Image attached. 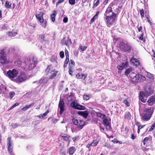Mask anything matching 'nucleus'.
I'll list each match as a JSON object with an SVG mask.
<instances>
[{
    "label": "nucleus",
    "instance_id": "obj_20",
    "mask_svg": "<svg viewBox=\"0 0 155 155\" xmlns=\"http://www.w3.org/2000/svg\"><path fill=\"white\" fill-rule=\"evenodd\" d=\"M71 107H84L83 106L79 104L77 100H75L70 103Z\"/></svg>",
    "mask_w": 155,
    "mask_h": 155
},
{
    "label": "nucleus",
    "instance_id": "obj_64",
    "mask_svg": "<svg viewBox=\"0 0 155 155\" xmlns=\"http://www.w3.org/2000/svg\"><path fill=\"white\" fill-rule=\"evenodd\" d=\"M68 18L67 17H65L64 18L63 21L64 23H66L68 22Z\"/></svg>",
    "mask_w": 155,
    "mask_h": 155
},
{
    "label": "nucleus",
    "instance_id": "obj_27",
    "mask_svg": "<svg viewBox=\"0 0 155 155\" xmlns=\"http://www.w3.org/2000/svg\"><path fill=\"white\" fill-rule=\"evenodd\" d=\"M101 1V0H94L93 2V6L92 8H94L96 7H97L98 6Z\"/></svg>",
    "mask_w": 155,
    "mask_h": 155
},
{
    "label": "nucleus",
    "instance_id": "obj_61",
    "mask_svg": "<svg viewBox=\"0 0 155 155\" xmlns=\"http://www.w3.org/2000/svg\"><path fill=\"white\" fill-rule=\"evenodd\" d=\"M87 48V47L86 46H81L80 47V49L82 51H85Z\"/></svg>",
    "mask_w": 155,
    "mask_h": 155
},
{
    "label": "nucleus",
    "instance_id": "obj_17",
    "mask_svg": "<svg viewBox=\"0 0 155 155\" xmlns=\"http://www.w3.org/2000/svg\"><path fill=\"white\" fill-rule=\"evenodd\" d=\"M148 105L152 106L155 103V96H152L150 97L147 101Z\"/></svg>",
    "mask_w": 155,
    "mask_h": 155
},
{
    "label": "nucleus",
    "instance_id": "obj_44",
    "mask_svg": "<svg viewBox=\"0 0 155 155\" xmlns=\"http://www.w3.org/2000/svg\"><path fill=\"white\" fill-rule=\"evenodd\" d=\"M69 71L68 72L71 76L73 75L72 73L73 72V71H72L73 69V68H72V67H69Z\"/></svg>",
    "mask_w": 155,
    "mask_h": 155
},
{
    "label": "nucleus",
    "instance_id": "obj_25",
    "mask_svg": "<svg viewBox=\"0 0 155 155\" xmlns=\"http://www.w3.org/2000/svg\"><path fill=\"white\" fill-rule=\"evenodd\" d=\"M140 78V75L136 74L134 77L132 79L131 81L133 82H137L139 81Z\"/></svg>",
    "mask_w": 155,
    "mask_h": 155
},
{
    "label": "nucleus",
    "instance_id": "obj_23",
    "mask_svg": "<svg viewBox=\"0 0 155 155\" xmlns=\"http://www.w3.org/2000/svg\"><path fill=\"white\" fill-rule=\"evenodd\" d=\"M58 71H56L53 70L51 72V74L49 76V79H52L54 78L56 76Z\"/></svg>",
    "mask_w": 155,
    "mask_h": 155
},
{
    "label": "nucleus",
    "instance_id": "obj_59",
    "mask_svg": "<svg viewBox=\"0 0 155 155\" xmlns=\"http://www.w3.org/2000/svg\"><path fill=\"white\" fill-rule=\"evenodd\" d=\"M137 28L138 29V31L139 32H142V29L143 27L142 26H140L139 27H138V26L137 25Z\"/></svg>",
    "mask_w": 155,
    "mask_h": 155
},
{
    "label": "nucleus",
    "instance_id": "obj_32",
    "mask_svg": "<svg viewBox=\"0 0 155 155\" xmlns=\"http://www.w3.org/2000/svg\"><path fill=\"white\" fill-rule=\"evenodd\" d=\"M17 34V33L15 32L9 31L8 32V35L9 36L14 37Z\"/></svg>",
    "mask_w": 155,
    "mask_h": 155
},
{
    "label": "nucleus",
    "instance_id": "obj_31",
    "mask_svg": "<svg viewBox=\"0 0 155 155\" xmlns=\"http://www.w3.org/2000/svg\"><path fill=\"white\" fill-rule=\"evenodd\" d=\"M34 63H31L29 66V70H31L33 69L35 67V64H36V61H34Z\"/></svg>",
    "mask_w": 155,
    "mask_h": 155
},
{
    "label": "nucleus",
    "instance_id": "obj_42",
    "mask_svg": "<svg viewBox=\"0 0 155 155\" xmlns=\"http://www.w3.org/2000/svg\"><path fill=\"white\" fill-rule=\"evenodd\" d=\"M90 95H91L90 94H84L83 97V99L86 100H89L90 97Z\"/></svg>",
    "mask_w": 155,
    "mask_h": 155
},
{
    "label": "nucleus",
    "instance_id": "obj_12",
    "mask_svg": "<svg viewBox=\"0 0 155 155\" xmlns=\"http://www.w3.org/2000/svg\"><path fill=\"white\" fill-rule=\"evenodd\" d=\"M151 117L152 116L150 115L149 114H147L143 113L141 119L143 120L148 121L150 119Z\"/></svg>",
    "mask_w": 155,
    "mask_h": 155
},
{
    "label": "nucleus",
    "instance_id": "obj_21",
    "mask_svg": "<svg viewBox=\"0 0 155 155\" xmlns=\"http://www.w3.org/2000/svg\"><path fill=\"white\" fill-rule=\"evenodd\" d=\"M131 61L132 63L136 66H138L140 65V63L139 61L137 58L133 57L131 58Z\"/></svg>",
    "mask_w": 155,
    "mask_h": 155
},
{
    "label": "nucleus",
    "instance_id": "obj_45",
    "mask_svg": "<svg viewBox=\"0 0 155 155\" xmlns=\"http://www.w3.org/2000/svg\"><path fill=\"white\" fill-rule=\"evenodd\" d=\"M149 138L148 137H146L142 141V142H143L144 145H145L146 143L149 140Z\"/></svg>",
    "mask_w": 155,
    "mask_h": 155
},
{
    "label": "nucleus",
    "instance_id": "obj_10",
    "mask_svg": "<svg viewBox=\"0 0 155 155\" xmlns=\"http://www.w3.org/2000/svg\"><path fill=\"white\" fill-rule=\"evenodd\" d=\"M154 109L153 107H150L149 108H145L144 109L143 111V113L147 114H150L152 116L153 114Z\"/></svg>",
    "mask_w": 155,
    "mask_h": 155
},
{
    "label": "nucleus",
    "instance_id": "obj_4",
    "mask_svg": "<svg viewBox=\"0 0 155 155\" xmlns=\"http://www.w3.org/2000/svg\"><path fill=\"white\" fill-rule=\"evenodd\" d=\"M5 52L6 50L5 49L0 51V62L2 65L10 63L9 61L7 59Z\"/></svg>",
    "mask_w": 155,
    "mask_h": 155
},
{
    "label": "nucleus",
    "instance_id": "obj_48",
    "mask_svg": "<svg viewBox=\"0 0 155 155\" xmlns=\"http://www.w3.org/2000/svg\"><path fill=\"white\" fill-rule=\"evenodd\" d=\"M136 74L134 72H132L130 74L129 77H130L131 80L134 77Z\"/></svg>",
    "mask_w": 155,
    "mask_h": 155
},
{
    "label": "nucleus",
    "instance_id": "obj_19",
    "mask_svg": "<svg viewBox=\"0 0 155 155\" xmlns=\"http://www.w3.org/2000/svg\"><path fill=\"white\" fill-rule=\"evenodd\" d=\"M146 94H145L144 91H141L140 92V94L139 96L140 99L141 101L143 103H145L146 101V99L144 98Z\"/></svg>",
    "mask_w": 155,
    "mask_h": 155
},
{
    "label": "nucleus",
    "instance_id": "obj_63",
    "mask_svg": "<svg viewBox=\"0 0 155 155\" xmlns=\"http://www.w3.org/2000/svg\"><path fill=\"white\" fill-rule=\"evenodd\" d=\"M64 0H59L58 1L56 4V6H57L58 5L60 4L63 2L64 1Z\"/></svg>",
    "mask_w": 155,
    "mask_h": 155
},
{
    "label": "nucleus",
    "instance_id": "obj_14",
    "mask_svg": "<svg viewBox=\"0 0 155 155\" xmlns=\"http://www.w3.org/2000/svg\"><path fill=\"white\" fill-rule=\"evenodd\" d=\"M75 98L73 94L71 92L70 95L67 98L68 105L70 103L74 101L75 100Z\"/></svg>",
    "mask_w": 155,
    "mask_h": 155
},
{
    "label": "nucleus",
    "instance_id": "obj_26",
    "mask_svg": "<svg viewBox=\"0 0 155 155\" xmlns=\"http://www.w3.org/2000/svg\"><path fill=\"white\" fill-rule=\"evenodd\" d=\"M97 116L101 119L102 120L107 117V116L104 114L101 113L100 112H97L96 113Z\"/></svg>",
    "mask_w": 155,
    "mask_h": 155
},
{
    "label": "nucleus",
    "instance_id": "obj_6",
    "mask_svg": "<svg viewBox=\"0 0 155 155\" xmlns=\"http://www.w3.org/2000/svg\"><path fill=\"white\" fill-rule=\"evenodd\" d=\"M18 71L17 70L13 69L12 70H9L7 72V76L12 80L17 77Z\"/></svg>",
    "mask_w": 155,
    "mask_h": 155
},
{
    "label": "nucleus",
    "instance_id": "obj_38",
    "mask_svg": "<svg viewBox=\"0 0 155 155\" xmlns=\"http://www.w3.org/2000/svg\"><path fill=\"white\" fill-rule=\"evenodd\" d=\"M69 61V58H66V59L64 61V67L65 68H66L68 64Z\"/></svg>",
    "mask_w": 155,
    "mask_h": 155
},
{
    "label": "nucleus",
    "instance_id": "obj_3",
    "mask_svg": "<svg viewBox=\"0 0 155 155\" xmlns=\"http://www.w3.org/2000/svg\"><path fill=\"white\" fill-rule=\"evenodd\" d=\"M44 13L42 12H38L35 14V17L39 22L41 23V25L44 28L46 27L47 22L43 18Z\"/></svg>",
    "mask_w": 155,
    "mask_h": 155
},
{
    "label": "nucleus",
    "instance_id": "obj_24",
    "mask_svg": "<svg viewBox=\"0 0 155 155\" xmlns=\"http://www.w3.org/2000/svg\"><path fill=\"white\" fill-rule=\"evenodd\" d=\"M76 151V149L74 147H71L68 150V152L70 155L73 154Z\"/></svg>",
    "mask_w": 155,
    "mask_h": 155
},
{
    "label": "nucleus",
    "instance_id": "obj_13",
    "mask_svg": "<svg viewBox=\"0 0 155 155\" xmlns=\"http://www.w3.org/2000/svg\"><path fill=\"white\" fill-rule=\"evenodd\" d=\"M69 42L70 44H72L71 40L69 38H68V39L66 40V38L65 37H64L61 40V43L62 44L65 45L67 46H68V45H69Z\"/></svg>",
    "mask_w": 155,
    "mask_h": 155
},
{
    "label": "nucleus",
    "instance_id": "obj_57",
    "mask_svg": "<svg viewBox=\"0 0 155 155\" xmlns=\"http://www.w3.org/2000/svg\"><path fill=\"white\" fill-rule=\"evenodd\" d=\"M69 2L71 5H74L75 3V0H69Z\"/></svg>",
    "mask_w": 155,
    "mask_h": 155
},
{
    "label": "nucleus",
    "instance_id": "obj_56",
    "mask_svg": "<svg viewBox=\"0 0 155 155\" xmlns=\"http://www.w3.org/2000/svg\"><path fill=\"white\" fill-rule=\"evenodd\" d=\"M60 58H63L64 57V51H61L60 53Z\"/></svg>",
    "mask_w": 155,
    "mask_h": 155
},
{
    "label": "nucleus",
    "instance_id": "obj_16",
    "mask_svg": "<svg viewBox=\"0 0 155 155\" xmlns=\"http://www.w3.org/2000/svg\"><path fill=\"white\" fill-rule=\"evenodd\" d=\"M87 74H81V73H78L76 75V77L78 79H82L84 80L87 78Z\"/></svg>",
    "mask_w": 155,
    "mask_h": 155
},
{
    "label": "nucleus",
    "instance_id": "obj_7",
    "mask_svg": "<svg viewBox=\"0 0 155 155\" xmlns=\"http://www.w3.org/2000/svg\"><path fill=\"white\" fill-rule=\"evenodd\" d=\"M72 121L74 124L77 126L78 127L80 130L82 129L85 125V122L83 120H78L77 119L73 118L72 119Z\"/></svg>",
    "mask_w": 155,
    "mask_h": 155
},
{
    "label": "nucleus",
    "instance_id": "obj_9",
    "mask_svg": "<svg viewBox=\"0 0 155 155\" xmlns=\"http://www.w3.org/2000/svg\"><path fill=\"white\" fill-rule=\"evenodd\" d=\"M15 64L19 67H21L22 69L23 70H25L27 66L25 62H23L21 63L19 59H18L15 62Z\"/></svg>",
    "mask_w": 155,
    "mask_h": 155
},
{
    "label": "nucleus",
    "instance_id": "obj_47",
    "mask_svg": "<svg viewBox=\"0 0 155 155\" xmlns=\"http://www.w3.org/2000/svg\"><path fill=\"white\" fill-rule=\"evenodd\" d=\"M45 34H41L39 36V37L41 39V40H42L43 41H45L44 39L45 38Z\"/></svg>",
    "mask_w": 155,
    "mask_h": 155
},
{
    "label": "nucleus",
    "instance_id": "obj_29",
    "mask_svg": "<svg viewBox=\"0 0 155 155\" xmlns=\"http://www.w3.org/2000/svg\"><path fill=\"white\" fill-rule=\"evenodd\" d=\"M103 123L104 125L107 127L109 126L110 124L109 122L108 121V120L107 119V117L104 118L103 120Z\"/></svg>",
    "mask_w": 155,
    "mask_h": 155
},
{
    "label": "nucleus",
    "instance_id": "obj_15",
    "mask_svg": "<svg viewBox=\"0 0 155 155\" xmlns=\"http://www.w3.org/2000/svg\"><path fill=\"white\" fill-rule=\"evenodd\" d=\"M61 137L63 140L67 142L68 144L70 143L71 142V140L69 139L71 137L68 134H64V136H61Z\"/></svg>",
    "mask_w": 155,
    "mask_h": 155
},
{
    "label": "nucleus",
    "instance_id": "obj_43",
    "mask_svg": "<svg viewBox=\"0 0 155 155\" xmlns=\"http://www.w3.org/2000/svg\"><path fill=\"white\" fill-rule=\"evenodd\" d=\"M15 94V93L14 92L12 91L10 92L9 93V97L10 99H12Z\"/></svg>",
    "mask_w": 155,
    "mask_h": 155
},
{
    "label": "nucleus",
    "instance_id": "obj_40",
    "mask_svg": "<svg viewBox=\"0 0 155 155\" xmlns=\"http://www.w3.org/2000/svg\"><path fill=\"white\" fill-rule=\"evenodd\" d=\"M143 35L144 34L143 33H142L140 36L139 37V39L140 40L144 42H145L146 40L145 38H143Z\"/></svg>",
    "mask_w": 155,
    "mask_h": 155
},
{
    "label": "nucleus",
    "instance_id": "obj_49",
    "mask_svg": "<svg viewBox=\"0 0 155 155\" xmlns=\"http://www.w3.org/2000/svg\"><path fill=\"white\" fill-rule=\"evenodd\" d=\"M98 119L97 118H94L92 120V122L95 124H98Z\"/></svg>",
    "mask_w": 155,
    "mask_h": 155
},
{
    "label": "nucleus",
    "instance_id": "obj_54",
    "mask_svg": "<svg viewBox=\"0 0 155 155\" xmlns=\"http://www.w3.org/2000/svg\"><path fill=\"white\" fill-rule=\"evenodd\" d=\"M51 65H49L48 66L47 68L45 70V71H46L47 73L49 72V71L51 70Z\"/></svg>",
    "mask_w": 155,
    "mask_h": 155
},
{
    "label": "nucleus",
    "instance_id": "obj_41",
    "mask_svg": "<svg viewBox=\"0 0 155 155\" xmlns=\"http://www.w3.org/2000/svg\"><path fill=\"white\" fill-rule=\"evenodd\" d=\"M147 77L149 79L152 80H153L154 79L153 75L150 73H148L147 74Z\"/></svg>",
    "mask_w": 155,
    "mask_h": 155
},
{
    "label": "nucleus",
    "instance_id": "obj_22",
    "mask_svg": "<svg viewBox=\"0 0 155 155\" xmlns=\"http://www.w3.org/2000/svg\"><path fill=\"white\" fill-rule=\"evenodd\" d=\"M78 114L82 116L83 117L86 118L88 116V113L87 111H79L78 112Z\"/></svg>",
    "mask_w": 155,
    "mask_h": 155
},
{
    "label": "nucleus",
    "instance_id": "obj_60",
    "mask_svg": "<svg viewBox=\"0 0 155 155\" xmlns=\"http://www.w3.org/2000/svg\"><path fill=\"white\" fill-rule=\"evenodd\" d=\"M140 12L141 17H143L144 15V11L143 9H142L140 10Z\"/></svg>",
    "mask_w": 155,
    "mask_h": 155
},
{
    "label": "nucleus",
    "instance_id": "obj_36",
    "mask_svg": "<svg viewBox=\"0 0 155 155\" xmlns=\"http://www.w3.org/2000/svg\"><path fill=\"white\" fill-rule=\"evenodd\" d=\"M75 62L73 60H71L69 61L68 67H72V68L74 66Z\"/></svg>",
    "mask_w": 155,
    "mask_h": 155
},
{
    "label": "nucleus",
    "instance_id": "obj_35",
    "mask_svg": "<svg viewBox=\"0 0 155 155\" xmlns=\"http://www.w3.org/2000/svg\"><path fill=\"white\" fill-rule=\"evenodd\" d=\"M99 141L97 140H94L91 143V147H95L97 145Z\"/></svg>",
    "mask_w": 155,
    "mask_h": 155
},
{
    "label": "nucleus",
    "instance_id": "obj_8",
    "mask_svg": "<svg viewBox=\"0 0 155 155\" xmlns=\"http://www.w3.org/2000/svg\"><path fill=\"white\" fill-rule=\"evenodd\" d=\"M11 137H8L7 139V150L8 153L11 154L13 150V147L11 141Z\"/></svg>",
    "mask_w": 155,
    "mask_h": 155
},
{
    "label": "nucleus",
    "instance_id": "obj_50",
    "mask_svg": "<svg viewBox=\"0 0 155 155\" xmlns=\"http://www.w3.org/2000/svg\"><path fill=\"white\" fill-rule=\"evenodd\" d=\"M123 103L125 104L127 107L129 106L130 105V103L127 100H124L123 101Z\"/></svg>",
    "mask_w": 155,
    "mask_h": 155
},
{
    "label": "nucleus",
    "instance_id": "obj_28",
    "mask_svg": "<svg viewBox=\"0 0 155 155\" xmlns=\"http://www.w3.org/2000/svg\"><path fill=\"white\" fill-rule=\"evenodd\" d=\"M57 15L56 12L54 10L53 11L52 14L51 15V20L53 22H54L55 21V16Z\"/></svg>",
    "mask_w": 155,
    "mask_h": 155
},
{
    "label": "nucleus",
    "instance_id": "obj_62",
    "mask_svg": "<svg viewBox=\"0 0 155 155\" xmlns=\"http://www.w3.org/2000/svg\"><path fill=\"white\" fill-rule=\"evenodd\" d=\"M117 68L118 70V71L119 70L121 71V70H122L124 68L122 65H118L117 66Z\"/></svg>",
    "mask_w": 155,
    "mask_h": 155
},
{
    "label": "nucleus",
    "instance_id": "obj_58",
    "mask_svg": "<svg viewBox=\"0 0 155 155\" xmlns=\"http://www.w3.org/2000/svg\"><path fill=\"white\" fill-rule=\"evenodd\" d=\"M65 53L66 58H69V52H68V51L67 49H65Z\"/></svg>",
    "mask_w": 155,
    "mask_h": 155
},
{
    "label": "nucleus",
    "instance_id": "obj_46",
    "mask_svg": "<svg viewBox=\"0 0 155 155\" xmlns=\"http://www.w3.org/2000/svg\"><path fill=\"white\" fill-rule=\"evenodd\" d=\"M98 18V17H97L96 16L94 15L93 18L91 19L90 24H92L95 21L96 19H97Z\"/></svg>",
    "mask_w": 155,
    "mask_h": 155
},
{
    "label": "nucleus",
    "instance_id": "obj_2",
    "mask_svg": "<svg viewBox=\"0 0 155 155\" xmlns=\"http://www.w3.org/2000/svg\"><path fill=\"white\" fill-rule=\"evenodd\" d=\"M119 48L124 52L129 53L133 51V47L129 44L124 42H120L119 44Z\"/></svg>",
    "mask_w": 155,
    "mask_h": 155
},
{
    "label": "nucleus",
    "instance_id": "obj_55",
    "mask_svg": "<svg viewBox=\"0 0 155 155\" xmlns=\"http://www.w3.org/2000/svg\"><path fill=\"white\" fill-rule=\"evenodd\" d=\"M74 108L79 110H84L86 109V107H73Z\"/></svg>",
    "mask_w": 155,
    "mask_h": 155
},
{
    "label": "nucleus",
    "instance_id": "obj_52",
    "mask_svg": "<svg viewBox=\"0 0 155 155\" xmlns=\"http://www.w3.org/2000/svg\"><path fill=\"white\" fill-rule=\"evenodd\" d=\"M60 110L59 112V114H60L61 115L64 111L65 109L64 107H60Z\"/></svg>",
    "mask_w": 155,
    "mask_h": 155
},
{
    "label": "nucleus",
    "instance_id": "obj_30",
    "mask_svg": "<svg viewBox=\"0 0 155 155\" xmlns=\"http://www.w3.org/2000/svg\"><path fill=\"white\" fill-rule=\"evenodd\" d=\"M49 112V111L48 110H47V111L43 114H40L38 116V117L39 118L41 119H43L48 114V113Z\"/></svg>",
    "mask_w": 155,
    "mask_h": 155
},
{
    "label": "nucleus",
    "instance_id": "obj_53",
    "mask_svg": "<svg viewBox=\"0 0 155 155\" xmlns=\"http://www.w3.org/2000/svg\"><path fill=\"white\" fill-rule=\"evenodd\" d=\"M79 51L77 50H75L74 51V55L75 57H77L78 55Z\"/></svg>",
    "mask_w": 155,
    "mask_h": 155
},
{
    "label": "nucleus",
    "instance_id": "obj_34",
    "mask_svg": "<svg viewBox=\"0 0 155 155\" xmlns=\"http://www.w3.org/2000/svg\"><path fill=\"white\" fill-rule=\"evenodd\" d=\"M11 3L10 2L7 1L5 3V6L7 8L9 9L11 8Z\"/></svg>",
    "mask_w": 155,
    "mask_h": 155
},
{
    "label": "nucleus",
    "instance_id": "obj_18",
    "mask_svg": "<svg viewBox=\"0 0 155 155\" xmlns=\"http://www.w3.org/2000/svg\"><path fill=\"white\" fill-rule=\"evenodd\" d=\"M131 115L129 112H126L124 114V118L125 120L128 121L131 119Z\"/></svg>",
    "mask_w": 155,
    "mask_h": 155
},
{
    "label": "nucleus",
    "instance_id": "obj_51",
    "mask_svg": "<svg viewBox=\"0 0 155 155\" xmlns=\"http://www.w3.org/2000/svg\"><path fill=\"white\" fill-rule=\"evenodd\" d=\"M128 64V62L126 61V62H123L122 64L121 65H122L124 68L126 67H127Z\"/></svg>",
    "mask_w": 155,
    "mask_h": 155
},
{
    "label": "nucleus",
    "instance_id": "obj_5",
    "mask_svg": "<svg viewBox=\"0 0 155 155\" xmlns=\"http://www.w3.org/2000/svg\"><path fill=\"white\" fill-rule=\"evenodd\" d=\"M27 79V77L25 73L23 72H21L16 78L13 79V81L17 83H20L25 81Z\"/></svg>",
    "mask_w": 155,
    "mask_h": 155
},
{
    "label": "nucleus",
    "instance_id": "obj_37",
    "mask_svg": "<svg viewBox=\"0 0 155 155\" xmlns=\"http://www.w3.org/2000/svg\"><path fill=\"white\" fill-rule=\"evenodd\" d=\"M64 102L62 99H61L59 101L58 107H64Z\"/></svg>",
    "mask_w": 155,
    "mask_h": 155
},
{
    "label": "nucleus",
    "instance_id": "obj_33",
    "mask_svg": "<svg viewBox=\"0 0 155 155\" xmlns=\"http://www.w3.org/2000/svg\"><path fill=\"white\" fill-rule=\"evenodd\" d=\"M132 71V68H128L126 70L124 74L128 76V74H129Z\"/></svg>",
    "mask_w": 155,
    "mask_h": 155
},
{
    "label": "nucleus",
    "instance_id": "obj_11",
    "mask_svg": "<svg viewBox=\"0 0 155 155\" xmlns=\"http://www.w3.org/2000/svg\"><path fill=\"white\" fill-rule=\"evenodd\" d=\"M113 4L111 3L108 6L104 13V16H106L110 15V13L112 12L113 11L112 7L113 6Z\"/></svg>",
    "mask_w": 155,
    "mask_h": 155
},
{
    "label": "nucleus",
    "instance_id": "obj_1",
    "mask_svg": "<svg viewBox=\"0 0 155 155\" xmlns=\"http://www.w3.org/2000/svg\"><path fill=\"white\" fill-rule=\"evenodd\" d=\"M117 14L114 12H112L111 15L105 16V22L107 27H111L114 23Z\"/></svg>",
    "mask_w": 155,
    "mask_h": 155
},
{
    "label": "nucleus",
    "instance_id": "obj_39",
    "mask_svg": "<svg viewBox=\"0 0 155 155\" xmlns=\"http://www.w3.org/2000/svg\"><path fill=\"white\" fill-rule=\"evenodd\" d=\"M0 88L1 90H2L3 92L5 91H7V87L4 85L2 84L0 86Z\"/></svg>",
    "mask_w": 155,
    "mask_h": 155
}]
</instances>
